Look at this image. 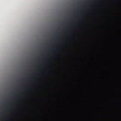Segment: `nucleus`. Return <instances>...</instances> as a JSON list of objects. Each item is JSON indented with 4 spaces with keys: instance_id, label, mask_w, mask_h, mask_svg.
<instances>
[{
    "instance_id": "obj_1",
    "label": "nucleus",
    "mask_w": 121,
    "mask_h": 121,
    "mask_svg": "<svg viewBox=\"0 0 121 121\" xmlns=\"http://www.w3.org/2000/svg\"><path fill=\"white\" fill-rule=\"evenodd\" d=\"M56 51L57 52H60V48H57L56 49Z\"/></svg>"
},
{
    "instance_id": "obj_2",
    "label": "nucleus",
    "mask_w": 121,
    "mask_h": 121,
    "mask_svg": "<svg viewBox=\"0 0 121 121\" xmlns=\"http://www.w3.org/2000/svg\"><path fill=\"white\" fill-rule=\"evenodd\" d=\"M9 105H7L6 106V107H9Z\"/></svg>"
},
{
    "instance_id": "obj_3",
    "label": "nucleus",
    "mask_w": 121,
    "mask_h": 121,
    "mask_svg": "<svg viewBox=\"0 0 121 121\" xmlns=\"http://www.w3.org/2000/svg\"><path fill=\"white\" fill-rule=\"evenodd\" d=\"M17 98H15V99H17Z\"/></svg>"
},
{
    "instance_id": "obj_4",
    "label": "nucleus",
    "mask_w": 121,
    "mask_h": 121,
    "mask_svg": "<svg viewBox=\"0 0 121 121\" xmlns=\"http://www.w3.org/2000/svg\"><path fill=\"white\" fill-rule=\"evenodd\" d=\"M38 60H39V59H38Z\"/></svg>"
}]
</instances>
